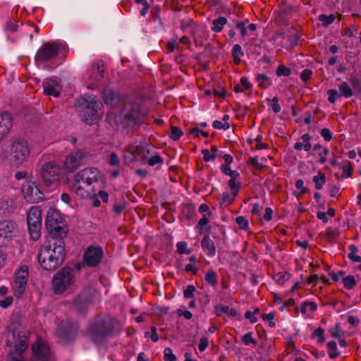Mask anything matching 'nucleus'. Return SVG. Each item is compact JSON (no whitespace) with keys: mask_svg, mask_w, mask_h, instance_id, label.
<instances>
[{"mask_svg":"<svg viewBox=\"0 0 361 361\" xmlns=\"http://www.w3.org/2000/svg\"><path fill=\"white\" fill-rule=\"evenodd\" d=\"M66 257L64 241L44 243L38 253V261L45 270H55L64 262Z\"/></svg>","mask_w":361,"mask_h":361,"instance_id":"obj_1","label":"nucleus"},{"mask_svg":"<svg viewBox=\"0 0 361 361\" xmlns=\"http://www.w3.org/2000/svg\"><path fill=\"white\" fill-rule=\"evenodd\" d=\"M116 320L104 317L92 319L87 327L86 335L95 343H102L114 334Z\"/></svg>","mask_w":361,"mask_h":361,"instance_id":"obj_2","label":"nucleus"},{"mask_svg":"<svg viewBox=\"0 0 361 361\" xmlns=\"http://www.w3.org/2000/svg\"><path fill=\"white\" fill-rule=\"evenodd\" d=\"M45 224L51 238L50 241H63V239L67 236L68 227L57 210L49 209L48 211Z\"/></svg>","mask_w":361,"mask_h":361,"instance_id":"obj_3","label":"nucleus"},{"mask_svg":"<svg viewBox=\"0 0 361 361\" xmlns=\"http://www.w3.org/2000/svg\"><path fill=\"white\" fill-rule=\"evenodd\" d=\"M121 114L123 123L129 127L140 126L147 118V111L140 103L126 101L123 105Z\"/></svg>","mask_w":361,"mask_h":361,"instance_id":"obj_4","label":"nucleus"},{"mask_svg":"<svg viewBox=\"0 0 361 361\" xmlns=\"http://www.w3.org/2000/svg\"><path fill=\"white\" fill-rule=\"evenodd\" d=\"M80 104V116L88 124H92L99 119V110L102 106L97 97L94 95H85L78 101Z\"/></svg>","mask_w":361,"mask_h":361,"instance_id":"obj_5","label":"nucleus"},{"mask_svg":"<svg viewBox=\"0 0 361 361\" xmlns=\"http://www.w3.org/2000/svg\"><path fill=\"white\" fill-rule=\"evenodd\" d=\"M14 338V348L9 351L8 361H27L23 353L27 350L29 343V334L25 331H16L13 333Z\"/></svg>","mask_w":361,"mask_h":361,"instance_id":"obj_6","label":"nucleus"},{"mask_svg":"<svg viewBox=\"0 0 361 361\" xmlns=\"http://www.w3.org/2000/svg\"><path fill=\"white\" fill-rule=\"evenodd\" d=\"M74 271L69 267H64L54 275L52 284L54 292L56 294L63 293L73 284Z\"/></svg>","mask_w":361,"mask_h":361,"instance_id":"obj_7","label":"nucleus"},{"mask_svg":"<svg viewBox=\"0 0 361 361\" xmlns=\"http://www.w3.org/2000/svg\"><path fill=\"white\" fill-rule=\"evenodd\" d=\"M27 223L28 231L31 238L37 240L40 237V231L42 227L41 211L37 207H32L27 216Z\"/></svg>","mask_w":361,"mask_h":361,"instance_id":"obj_8","label":"nucleus"},{"mask_svg":"<svg viewBox=\"0 0 361 361\" xmlns=\"http://www.w3.org/2000/svg\"><path fill=\"white\" fill-rule=\"evenodd\" d=\"M104 256L103 249L100 246H89L84 252L83 262L76 265L78 269H80L85 265L89 267L98 266Z\"/></svg>","mask_w":361,"mask_h":361,"instance_id":"obj_9","label":"nucleus"},{"mask_svg":"<svg viewBox=\"0 0 361 361\" xmlns=\"http://www.w3.org/2000/svg\"><path fill=\"white\" fill-rule=\"evenodd\" d=\"M59 44L56 42H44L37 51L35 59L39 65L55 59L59 54Z\"/></svg>","mask_w":361,"mask_h":361,"instance_id":"obj_10","label":"nucleus"},{"mask_svg":"<svg viewBox=\"0 0 361 361\" xmlns=\"http://www.w3.org/2000/svg\"><path fill=\"white\" fill-rule=\"evenodd\" d=\"M40 175L43 180H60L65 176L64 170L53 162L42 165Z\"/></svg>","mask_w":361,"mask_h":361,"instance_id":"obj_11","label":"nucleus"},{"mask_svg":"<svg viewBox=\"0 0 361 361\" xmlns=\"http://www.w3.org/2000/svg\"><path fill=\"white\" fill-rule=\"evenodd\" d=\"M11 151L13 160L16 164H22L30 154V149L27 141L21 138L14 140L11 147Z\"/></svg>","mask_w":361,"mask_h":361,"instance_id":"obj_12","label":"nucleus"},{"mask_svg":"<svg viewBox=\"0 0 361 361\" xmlns=\"http://www.w3.org/2000/svg\"><path fill=\"white\" fill-rule=\"evenodd\" d=\"M28 278V268L26 266L21 267L20 269L16 272L13 281L12 283V288L16 296H21L25 290Z\"/></svg>","mask_w":361,"mask_h":361,"instance_id":"obj_13","label":"nucleus"},{"mask_svg":"<svg viewBox=\"0 0 361 361\" xmlns=\"http://www.w3.org/2000/svg\"><path fill=\"white\" fill-rule=\"evenodd\" d=\"M22 193L24 199L30 203L39 202L44 198L36 182H26L22 188Z\"/></svg>","mask_w":361,"mask_h":361,"instance_id":"obj_14","label":"nucleus"},{"mask_svg":"<svg viewBox=\"0 0 361 361\" xmlns=\"http://www.w3.org/2000/svg\"><path fill=\"white\" fill-rule=\"evenodd\" d=\"M16 224L13 221H0V247L8 245L15 235Z\"/></svg>","mask_w":361,"mask_h":361,"instance_id":"obj_15","label":"nucleus"},{"mask_svg":"<svg viewBox=\"0 0 361 361\" xmlns=\"http://www.w3.org/2000/svg\"><path fill=\"white\" fill-rule=\"evenodd\" d=\"M78 329L79 326L77 323L63 322L59 325L57 334L64 341H71L76 337Z\"/></svg>","mask_w":361,"mask_h":361,"instance_id":"obj_16","label":"nucleus"},{"mask_svg":"<svg viewBox=\"0 0 361 361\" xmlns=\"http://www.w3.org/2000/svg\"><path fill=\"white\" fill-rule=\"evenodd\" d=\"M32 350L33 355L32 361H49V348L39 338L32 345Z\"/></svg>","mask_w":361,"mask_h":361,"instance_id":"obj_17","label":"nucleus"},{"mask_svg":"<svg viewBox=\"0 0 361 361\" xmlns=\"http://www.w3.org/2000/svg\"><path fill=\"white\" fill-rule=\"evenodd\" d=\"M70 190L81 198H89L94 192L92 182H66Z\"/></svg>","mask_w":361,"mask_h":361,"instance_id":"obj_18","label":"nucleus"},{"mask_svg":"<svg viewBox=\"0 0 361 361\" xmlns=\"http://www.w3.org/2000/svg\"><path fill=\"white\" fill-rule=\"evenodd\" d=\"M84 153L78 150L70 153L63 161L64 174L66 175L68 172H73L78 169L81 164L82 159H83Z\"/></svg>","mask_w":361,"mask_h":361,"instance_id":"obj_19","label":"nucleus"},{"mask_svg":"<svg viewBox=\"0 0 361 361\" xmlns=\"http://www.w3.org/2000/svg\"><path fill=\"white\" fill-rule=\"evenodd\" d=\"M92 301V295L90 291L83 290L74 300L73 305L80 313H85Z\"/></svg>","mask_w":361,"mask_h":361,"instance_id":"obj_20","label":"nucleus"},{"mask_svg":"<svg viewBox=\"0 0 361 361\" xmlns=\"http://www.w3.org/2000/svg\"><path fill=\"white\" fill-rule=\"evenodd\" d=\"M102 175L97 168H86L78 172L75 180H99Z\"/></svg>","mask_w":361,"mask_h":361,"instance_id":"obj_21","label":"nucleus"},{"mask_svg":"<svg viewBox=\"0 0 361 361\" xmlns=\"http://www.w3.org/2000/svg\"><path fill=\"white\" fill-rule=\"evenodd\" d=\"M105 66L102 61L94 63L89 71V80L97 82L104 77Z\"/></svg>","mask_w":361,"mask_h":361,"instance_id":"obj_22","label":"nucleus"},{"mask_svg":"<svg viewBox=\"0 0 361 361\" xmlns=\"http://www.w3.org/2000/svg\"><path fill=\"white\" fill-rule=\"evenodd\" d=\"M42 86L44 94L52 95L55 97L60 95L61 87L56 80L48 78L43 82Z\"/></svg>","mask_w":361,"mask_h":361,"instance_id":"obj_23","label":"nucleus"},{"mask_svg":"<svg viewBox=\"0 0 361 361\" xmlns=\"http://www.w3.org/2000/svg\"><path fill=\"white\" fill-rule=\"evenodd\" d=\"M240 188V185L238 182H229L231 193L228 191H224L222 193V203L231 204L238 194Z\"/></svg>","mask_w":361,"mask_h":361,"instance_id":"obj_24","label":"nucleus"},{"mask_svg":"<svg viewBox=\"0 0 361 361\" xmlns=\"http://www.w3.org/2000/svg\"><path fill=\"white\" fill-rule=\"evenodd\" d=\"M201 247L208 257H213L216 255V246L214 241L208 235L202 238Z\"/></svg>","mask_w":361,"mask_h":361,"instance_id":"obj_25","label":"nucleus"},{"mask_svg":"<svg viewBox=\"0 0 361 361\" xmlns=\"http://www.w3.org/2000/svg\"><path fill=\"white\" fill-rule=\"evenodd\" d=\"M13 127V118L11 114L4 112L0 114V132L6 135Z\"/></svg>","mask_w":361,"mask_h":361,"instance_id":"obj_26","label":"nucleus"},{"mask_svg":"<svg viewBox=\"0 0 361 361\" xmlns=\"http://www.w3.org/2000/svg\"><path fill=\"white\" fill-rule=\"evenodd\" d=\"M103 99L106 104L112 106H117L121 102L119 95L110 89L103 92Z\"/></svg>","mask_w":361,"mask_h":361,"instance_id":"obj_27","label":"nucleus"},{"mask_svg":"<svg viewBox=\"0 0 361 361\" xmlns=\"http://www.w3.org/2000/svg\"><path fill=\"white\" fill-rule=\"evenodd\" d=\"M292 16L291 9L281 10L276 17V22L280 26H286L289 24L288 20L292 18Z\"/></svg>","mask_w":361,"mask_h":361,"instance_id":"obj_28","label":"nucleus"},{"mask_svg":"<svg viewBox=\"0 0 361 361\" xmlns=\"http://www.w3.org/2000/svg\"><path fill=\"white\" fill-rule=\"evenodd\" d=\"M217 228L219 231L221 233V236H218L216 235H213L212 238L216 240V245L218 247V252L219 253H223L224 252V250L223 247L220 246V243H225L227 241V235L226 233V231L224 226H218Z\"/></svg>","mask_w":361,"mask_h":361,"instance_id":"obj_29","label":"nucleus"},{"mask_svg":"<svg viewBox=\"0 0 361 361\" xmlns=\"http://www.w3.org/2000/svg\"><path fill=\"white\" fill-rule=\"evenodd\" d=\"M310 140V135L308 134H304L300 140L295 143V149L298 150L304 149L307 152L309 151L312 147Z\"/></svg>","mask_w":361,"mask_h":361,"instance_id":"obj_30","label":"nucleus"},{"mask_svg":"<svg viewBox=\"0 0 361 361\" xmlns=\"http://www.w3.org/2000/svg\"><path fill=\"white\" fill-rule=\"evenodd\" d=\"M255 80L258 86L262 89H267L272 85V80L266 74L258 73L256 75Z\"/></svg>","mask_w":361,"mask_h":361,"instance_id":"obj_31","label":"nucleus"},{"mask_svg":"<svg viewBox=\"0 0 361 361\" xmlns=\"http://www.w3.org/2000/svg\"><path fill=\"white\" fill-rule=\"evenodd\" d=\"M338 169L341 171V178L347 179L351 177L353 167L349 161H342V164Z\"/></svg>","mask_w":361,"mask_h":361,"instance_id":"obj_32","label":"nucleus"},{"mask_svg":"<svg viewBox=\"0 0 361 361\" xmlns=\"http://www.w3.org/2000/svg\"><path fill=\"white\" fill-rule=\"evenodd\" d=\"M341 96L345 98H349L355 94L350 85L347 82L343 81L338 85Z\"/></svg>","mask_w":361,"mask_h":361,"instance_id":"obj_33","label":"nucleus"},{"mask_svg":"<svg viewBox=\"0 0 361 361\" xmlns=\"http://www.w3.org/2000/svg\"><path fill=\"white\" fill-rule=\"evenodd\" d=\"M227 22L228 20L224 16H219L218 18L214 19L212 21V26L211 30L215 32H220Z\"/></svg>","mask_w":361,"mask_h":361,"instance_id":"obj_34","label":"nucleus"},{"mask_svg":"<svg viewBox=\"0 0 361 361\" xmlns=\"http://www.w3.org/2000/svg\"><path fill=\"white\" fill-rule=\"evenodd\" d=\"M275 301L279 304H282V306L280 307V310H283L286 307H289L293 304V299L292 297L287 298V296L283 295H275Z\"/></svg>","mask_w":361,"mask_h":361,"instance_id":"obj_35","label":"nucleus"},{"mask_svg":"<svg viewBox=\"0 0 361 361\" xmlns=\"http://www.w3.org/2000/svg\"><path fill=\"white\" fill-rule=\"evenodd\" d=\"M1 208L4 211L5 213L9 214L14 211V209L16 208V206L13 199H8L4 200L1 203Z\"/></svg>","mask_w":361,"mask_h":361,"instance_id":"obj_36","label":"nucleus"},{"mask_svg":"<svg viewBox=\"0 0 361 361\" xmlns=\"http://www.w3.org/2000/svg\"><path fill=\"white\" fill-rule=\"evenodd\" d=\"M216 312L218 315H220V314L222 312L226 314L231 317H235L238 314V312L235 309L231 308L227 305H221L219 307H216Z\"/></svg>","mask_w":361,"mask_h":361,"instance_id":"obj_37","label":"nucleus"},{"mask_svg":"<svg viewBox=\"0 0 361 361\" xmlns=\"http://www.w3.org/2000/svg\"><path fill=\"white\" fill-rule=\"evenodd\" d=\"M204 280L211 286L214 287L217 284V274L213 269H210L206 273Z\"/></svg>","mask_w":361,"mask_h":361,"instance_id":"obj_38","label":"nucleus"},{"mask_svg":"<svg viewBox=\"0 0 361 361\" xmlns=\"http://www.w3.org/2000/svg\"><path fill=\"white\" fill-rule=\"evenodd\" d=\"M221 171L224 174L229 176L231 179V180H234L239 176L238 171L231 170L229 165L227 164L221 165Z\"/></svg>","mask_w":361,"mask_h":361,"instance_id":"obj_39","label":"nucleus"},{"mask_svg":"<svg viewBox=\"0 0 361 361\" xmlns=\"http://www.w3.org/2000/svg\"><path fill=\"white\" fill-rule=\"evenodd\" d=\"M209 223V219L207 217V216L204 214L203 216L200 219L197 225L196 226V228L199 229V232L200 233H202L204 231H206L207 233H211L210 231V226H208L207 228H205V226Z\"/></svg>","mask_w":361,"mask_h":361,"instance_id":"obj_40","label":"nucleus"},{"mask_svg":"<svg viewBox=\"0 0 361 361\" xmlns=\"http://www.w3.org/2000/svg\"><path fill=\"white\" fill-rule=\"evenodd\" d=\"M128 202L125 200L121 202H115L113 207V210L116 216H120L123 211L126 208Z\"/></svg>","mask_w":361,"mask_h":361,"instance_id":"obj_41","label":"nucleus"},{"mask_svg":"<svg viewBox=\"0 0 361 361\" xmlns=\"http://www.w3.org/2000/svg\"><path fill=\"white\" fill-rule=\"evenodd\" d=\"M350 86L355 94H361V80L357 77H352L349 79Z\"/></svg>","mask_w":361,"mask_h":361,"instance_id":"obj_42","label":"nucleus"},{"mask_svg":"<svg viewBox=\"0 0 361 361\" xmlns=\"http://www.w3.org/2000/svg\"><path fill=\"white\" fill-rule=\"evenodd\" d=\"M335 16L334 14L326 15V14H320L318 16V19L322 22V25L324 27H327L331 25L335 20Z\"/></svg>","mask_w":361,"mask_h":361,"instance_id":"obj_43","label":"nucleus"},{"mask_svg":"<svg viewBox=\"0 0 361 361\" xmlns=\"http://www.w3.org/2000/svg\"><path fill=\"white\" fill-rule=\"evenodd\" d=\"M290 276L289 273L280 272L274 276V279L277 283L283 285L287 280L290 279Z\"/></svg>","mask_w":361,"mask_h":361,"instance_id":"obj_44","label":"nucleus"},{"mask_svg":"<svg viewBox=\"0 0 361 361\" xmlns=\"http://www.w3.org/2000/svg\"><path fill=\"white\" fill-rule=\"evenodd\" d=\"M144 161L151 166H154L157 164H162L164 163V159L159 154H154L149 159L145 158Z\"/></svg>","mask_w":361,"mask_h":361,"instance_id":"obj_45","label":"nucleus"},{"mask_svg":"<svg viewBox=\"0 0 361 361\" xmlns=\"http://www.w3.org/2000/svg\"><path fill=\"white\" fill-rule=\"evenodd\" d=\"M317 305L314 302L305 301L300 307V311L304 314L307 312V310L314 312L317 310Z\"/></svg>","mask_w":361,"mask_h":361,"instance_id":"obj_46","label":"nucleus"},{"mask_svg":"<svg viewBox=\"0 0 361 361\" xmlns=\"http://www.w3.org/2000/svg\"><path fill=\"white\" fill-rule=\"evenodd\" d=\"M342 282L343 283V286L348 290L352 289L356 285L355 277L352 275L343 277Z\"/></svg>","mask_w":361,"mask_h":361,"instance_id":"obj_47","label":"nucleus"},{"mask_svg":"<svg viewBox=\"0 0 361 361\" xmlns=\"http://www.w3.org/2000/svg\"><path fill=\"white\" fill-rule=\"evenodd\" d=\"M327 95H328V101L331 104L335 103L339 98H341L342 96L340 92L337 90L335 89H331L327 90Z\"/></svg>","mask_w":361,"mask_h":361,"instance_id":"obj_48","label":"nucleus"},{"mask_svg":"<svg viewBox=\"0 0 361 361\" xmlns=\"http://www.w3.org/2000/svg\"><path fill=\"white\" fill-rule=\"evenodd\" d=\"M276 74L278 77L289 76L291 74V69L283 64H280L276 70Z\"/></svg>","mask_w":361,"mask_h":361,"instance_id":"obj_49","label":"nucleus"},{"mask_svg":"<svg viewBox=\"0 0 361 361\" xmlns=\"http://www.w3.org/2000/svg\"><path fill=\"white\" fill-rule=\"evenodd\" d=\"M312 338H317L319 343H324L325 341L324 329L321 327L315 329L312 334Z\"/></svg>","mask_w":361,"mask_h":361,"instance_id":"obj_50","label":"nucleus"},{"mask_svg":"<svg viewBox=\"0 0 361 361\" xmlns=\"http://www.w3.org/2000/svg\"><path fill=\"white\" fill-rule=\"evenodd\" d=\"M183 135V132L179 128H178L176 126L171 127V132H170L169 137L173 140H174V141L178 140Z\"/></svg>","mask_w":361,"mask_h":361,"instance_id":"obj_51","label":"nucleus"},{"mask_svg":"<svg viewBox=\"0 0 361 361\" xmlns=\"http://www.w3.org/2000/svg\"><path fill=\"white\" fill-rule=\"evenodd\" d=\"M267 104L275 113H279L281 111V106L279 104V99L276 97H274L271 99H268Z\"/></svg>","mask_w":361,"mask_h":361,"instance_id":"obj_52","label":"nucleus"},{"mask_svg":"<svg viewBox=\"0 0 361 361\" xmlns=\"http://www.w3.org/2000/svg\"><path fill=\"white\" fill-rule=\"evenodd\" d=\"M187 243L185 241L178 242L176 245L177 252L180 254H190L191 250L188 249Z\"/></svg>","mask_w":361,"mask_h":361,"instance_id":"obj_53","label":"nucleus"},{"mask_svg":"<svg viewBox=\"0 0 361 361\" xmlns=\"http://www.w3.org/2000/svg\"><path fill=\"white\" fill-rule=\"evenodd\" d=\"M164 358L165 361H176V357L170 348H166L164 351Z\"/></svg>","mask_w":361,"mask_h":361,"instance_id":"obj_54","label":"nucleus"},{"mask_svg":"<svg viewBox=\"0 0 361 361\" xmlns=\"http://www.w3.org/2000/svg\"><path fill=\"white\" fill-rule=\"evenodd\" d=\"M235 222L240 229L247 230L248 228V221L243 216H239L236 217Z\"/></svg>","mask_w":361,"mask_h":361,"instance_id":"obj_55","label":"nucleus"},{"mask_svg":"<svg viewBox=\"0 0 361 361\" xmlns=\"http://www.w3.org/2000/svg\"><path fill=\"white\" fill-rule=\"evenodd\" d=\"M18 25H19L17 21L9 20L6 24L5 30L11 32H14L18 30Z\"/></svg>","mask_w":361,"mask_h":361,"instance_id":"obj_56","label":"nucleus"},{"mask_svg":"<svg viewBox=\"0 0 361 361\" xmlns=\"http://www.w3.org/2000/svg\"><path fill=\"white\" fill-rule=\"evenodd\" d=\"M212 126L214 128L219 130H228L230 128V125L228 122H222L218 120H216L213 122Z\"/></svg>","mask_w":361,"mask_h":361,"instance_id":"obj_57","label":"nucleus"},{"mask_svg":"<svg viewBox=\"0 0 361 361\" xmlns=\"http://www.w3.org/2000/svg\"><path fill=\"white\" fill-rule=\"evenodd\" d=\"M189 133L194 135L195 137H199L200 135H202L204 137H207L209 136V133L207 132L200 130L198 128H192Z\"/></svg>","mask_w":361,"mask_h":361,"instance_id":"obj_58","label":"nucleus"},{"mask_svg":"<svg viewBox=\"0 0 361 361\" xmlns=\"http://www.w3.org/2000/svg\"><path fill=\"white\" fill-rule=\"evenodd\" d=\"M195 290L196 289L194 286H192V285L188 286L183 292L184 297L188 299L192 298Z\"/></svg>","mask_w":361,"mask_h":361,"instance_id":"obj_59","label":"nucleus"},{"mask_svg":"<svg viewBox=\"0 0 361 361\" xmlns=\"http://www.w3.org/2000/svg\"><path fill=\"white\" fill-rule=\"evenodd\" d=\"M330 334L334 338H338L340 336L341 326L339 323H336L334 326L329 329Z\"/></svg>","mask_w":361,"mask_h":361,"instance_id":"obj_60","label":"nucleus"},{"mask_svg":"<svg viewBox=\"0 0 361 361\" xmlns=\"http://www.w3.org/2000/svg\"><path fill=\"white\" fill-rule=\"evenodd\" d=\"M243 341L245 345H249L250 343L256 344L257 341L252 338V333L247 332L243 336Z\"/></svg>","mask_w":361,"mask_h":361,"instance_id":"obj_61","label":"nucleus"},{"mask_svg":"<svg viewBox=\"0 0 361 361\" xmlns=\"http://www.w3.org/2000/svg\"><path fill=\"white\" fill-rule=\"evenodd\" d=\"M320 134L326 142H329L332 139V133L328 128L322 129Z\"/></svg>","mask_w":361,"mask_h":361,"instance_id":"obj_62","label":"nucleus"},{"mask_svg":"<svg viewBox=\"0 0 361 361\" xmlns=\"http://www.w3.org/2000/svg\"><path fill=\"white\" fill-rule=\"evenodd\" d=\"M13 298L12 296L6 297L4 299L0 300V307L1 308L6 309L13 303Z\"/></svg>","mask_w":361,"mask_h":361,"instance_id":"obj_63","label":"nucleus"},{"mask_svg":"<svg viewBox=\"0 0 361 361\" xmlns=\"http://www.w3.org/2000/svg\"><path fill=\"white\" fill-rule=\"evenodd\" d=\"M195 208L190 204H185L183 205V212L189 218L194 212Z\"/></svg>","mask_w":361,"mask_h":361,"instance_id":"obj_64","label":"nucleus"}]
</instances>
